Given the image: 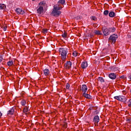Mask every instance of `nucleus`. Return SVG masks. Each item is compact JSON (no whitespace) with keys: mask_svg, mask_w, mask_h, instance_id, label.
Masks as SVG:
<instances>
[{"mask_svg":"<svg viewBox=\"0 0 131 131\" xmlns=\"http://www.w3.org/2000/svg\"><path fill=\"white\" fill-rule=\"evenodd\" d=\"M115 30H116V29H115V28H108V31L110 32V33H111V32H115Z\"/></svg>","mask_w":131,"mask_h":131,"instance_id":"a211bd4d","label":"nucleus"},{"mask_svg":"<svg viewBox=\"0 0 131 131\" xmlns=\"http://www.w3.org/2000/svg\"><path fill=\"white\" fill-rule=\"evenodd\" d=\"M2 116H3V114L0 112V117H2Z\"/></svg>","mask_w":131,"mask_h":131,"instance_id":"a19ab883","label":"nucleus"},{"mask_svg":"<svg viewBox=\"0 0 131 131\" xmlns=\"http://www.w3.org/2000/svg\"><path fill=\"white\" fill-rule=\"evenodd\" d=\"M39 6H41V7H46L47 6V4H46V2L42 1L39 3Z\"/></svg>","mask_w":131,"mask_h":131,"instance_id":"f3484780","label":"nucleus"},{"mask_svg":"<svg viewBox=\"0 0 131 131\" xmlns=\"http://www.w3.org/2000/svg\"><path fill=\"white\" fill-rule=\"evenodd\" d=\"M108 77L111 79H115L116 78V74L114 73H112L108 75Z\"/></svg>","mask_w":131,"mask_h":131,"instance_id":"6e6552de","label":"nucleus"},{"mask_svg":"<svg viewBox=\"0 0 131 131\" xmlns=\"http://www.w3.org/2000/svg\"><path fill=\"white\" fill-rule=\"evenodd\" d=\"M117 38H118V35L115 34H113L108 38V41L111 42L112 45H114L115 42H116V40Z\"/></svg>","mask_w":131,"mask_h":131,"instance_id":"f03ea898","label":"nucleus"},{"mask_svg":"<svg viewBox=\"0 0 131 131\" xmlns=\"http://www.w3.org/2000/svg\"><path fill=\"white\" fill-rule=\"evenodd\" d=\"M63 4H65V0H59L58 2V6L59 5H63Z\"/></svg>","mask_w":131,"mask_h":131,"instance_id":"6ab92c4d","label":"nucleus"},{"mask_svg":"<svg viewBox=\"0 0 131 131\" xmlns=\"http://www.w3.org/2000/svg\"><path fill=\"white\" fill-rule=\"evenodd\" d=\"M108 14H109V11L108 10H105L103 12V15H104V16H108Z\"/></svg>","mask_w":131,"mask_h":131,"instance_id":"393cba45","label":"nucleus"},{"mask_svg":"<svg viewBox=\"0 0 131 131\" xmlns=\"http://www.w3.org/2000/svg\"><path fill=\"white\" fill-rule=\"evenodd\" d=\"M102 32L104 35L105 36H107V35H109V34H110V32H109V29L108 28H103Z\"/></svg>","mask_w":131,"mask_h":131,"instance_id":"39448f33","label":"nucleus"},{"mask_svg":"<svg viewBox=\"0 0 131 131\" xmlns=\"http://www.w3.org/2000/svg\"><path fill=\"white\" fill-rule=\"evenodd\" d=\"M52 14L53 16H54V17H58L61 14V11L56 10V8H54Z\"/></svg>","mask_w":131,"mask_h":131,"instance_id":"20e7f679","label":"nucleus"},{"mask_svg":"<svg viewBox=\"0 0 131 131\" xmlns=\"http://www.w3.org/2000/svg\"><path fill=\"white\" fill-rule=\"evenodd\" d=\"M20 14V15H24V14H25V11L21 10Z\"/></svg>","mask_w":131,"mask_h":131,"instance_id":"473e14b6","label":"nucleus"},{"mask_svg":"<svg viewBox=\"0 0 131 131\" xmlns=\"http://www.w3.org/2000/svg\"><path fill=\"white\" fill-rule=\"evenodd\" d=\"M62 37H66V36H67V34H66V33H64L62 35Z\"/></svg>","mask_w":131,"mask_h":131,"instance_id":"e433bc0d","label":"nucleus"},{"mask_svg":"<svg viewBox=\"0 0 131 131\" xmlns=\"http://www.w3.org/2000/svg\"><path fill=\"white\" fill-rule=\"evenodd\" d=\"M4 31H7V27H4Z\"/></svg>","mask_w":131,"mask_h":131,"instance_id":"ea45409f","label":"nucleus"},{"mask_svg":"<svg viewBox=\"0 0 131 131\" xmlns=\"http://www.w3.org/2000/svg\"><path fill=\"white\" fill-rule=\"evenodd\" d=\"M15 112V108H12L11 110L8 111L7 115H13Z\"/></svg>","mask_w":131,"mask_h":131,"instance_id":"9d476101","label":"nucleus"},{"mask_svg":"<svg viewBox=\"0 0 131 131\" xmlns=\"http://www.w3.org/2000/svg\"><path fill=\"white\" fill-rule=\"evenodd\" d=\"M29 110H28V107L26 106L23 110V112L24 113H26V112H28Z\"/></svg>","mask_w":131,"mask_h":131,"instance_id":"a878e982","label":"nucleus"},{"mask_svg":"<svg viewBox=\"0 0 131 131\" xmlns=\"http://www.w3.org/2000/svg\"><path fill=\"white\" fill-rule=\"evenodd\" d=\"M22 9H20V8H17L15 10V11L16 12V13L17 14H20L21 13V11Z\"/></svg>","mask_w":131,"mask_h":131,"instance_id":"5701e85b","label":"nucleus"},{"mask_svg":"<svg viewBox=\"0 0 131 131\" xmlns=\"http://www.w3.org/2000/svg\"><path fill=\"white\" fill-rule=\"evenodd\" d=\"M81 66V68H82L83 69H85V68L88 67V62H82Z\"/></svg>","mask_w":131,"mask_h":131,"instance_id":"ddd939ff","label":"nucleus"},{"mask_svg":"<svg viewBox=\"0 0 131 131\" xmlns=\"http://www.w3.org/2000/svg\"><path fill=\"white\" fill-rule=\"evenodd\" d=\"M128 79L129 81H131V74H130L128 76Z\"/></svg>","mask_w":131,"mask_h":131,"instance_id":"f704fd0d","label":"nucleus"},{"mask_svg":"<svg viewBox=\"0 0 131 131\" xmlns=\"http://www.w3.org/2000/svg\"><path fill=\"white\" fill-rule=\"evenodd\" d=\"M108 16L111 18H114V17H115V13L114 12H113V11H111L108 13Z\"/></svg>","mask_w":131,"mask_h":131,"instance_id":"4468645a","label":"nucleus"},{"mask_svg":"<svg viewBox=\"0 0 131 131\" xmlns=\"http://www.w3.org/2000/svg\"><path fill=\"white\" fill-rule=\"evenodd\" d=\"M81 91L83 93H86L88 91V86L85 84L82 85Z\"/></svg>","mask_w":131,"mask_h":131,"instance_id":"1a4fd4ad","label":"nucleus"},{"mask_svg":"<svg viewBox=\"0 0 131 131\" xmlns=\"http://www.w3.org/2000/svg\"><path fill=\"white\" fill-rule=\"evenodd\" d=\"M93 121L96 123H98L99 121H100V117H99V116H95L93 118Z\"/></svg>","mask_w":131,"mask_h":131,"instance_id":"9b49d317","label":"nucleus"},{"mask_svg":"<svg viewBox=\"0 0 131 131\" xmlns=\"http://www.w3.org/2000/svg\"><path fill=\"white\" fill-rule=\"evenodd\" d=\"M83 97L86 99H92V96L90 94H86V92H84L82 94Z\"/></svg>","mask_w":131,"mask_h":131,"instance_id":"f8f14e48","label":"nucleus"},{"mask_svg":"<svg viewBox=\"0 0 131 131\" xmlns=\"http://www.w3.org/2000/svg\"><path fill=\"white\" fill-rule=\"evenodd\" d=\"M13 64H14V62H13V61H10L7 62L8 66H12Z\"/></svg>","mask_w":131,"mask_h":131,"instance_id":"4be33fe9","label":"nucleus"},{"mask_svg":"<svg viewBox=\"0 0 131 131\" xmlns=\"http://www.w3.org/2000/svg\"><path fill=\"white\" fill-rule=\"evenodd\" d=\"M43 33H48V29H42Z\"/></svg>","mask_w":131,"mask_h":131,"instance_id":"c85d7f7f","label":"nucleus"},{"mask_svg":"<svg viewBox=\"0 0 131 131\" xmlns=\"http://www.w3.org/2000/svg\"><path fill=\"white\" fill-rule=\"evenodd\" d=\"M73 56H74V57H76L77 56V53H76V52H74L73 53Z\"/></svg>","mask_w":131,"mask_h":131,"instance_id":"7c9ffc66","label":"nucleus"},{"mask_svg":"<svg viewBox=\"0 0 131 131\" xmlns=\"http://www.w3.org/2000/svg\"><path fill=\"white\" fill-rule=\"evenodd\" d=\"M37 12L38 14H39V15L42 14V13L43 12V7L42 6H40L37 9Z\"/></svg>","mask_w":131,"mask_h":131,"instance_id":"0eeeda50","label":"nucleus"},{"mask_svg":"<svg viewBox=\"0 0 131 131\" xmlns=\"http://www.w3.org/2000/svg\"><path fill=\"white\" fill-rule=\"evenodd\" d=\"M59 52L61 56L62 60H65L67 56L68 50H67L66 48H59Z\"/></svg>","mask_w":131,"mask_h":131,"instance_id":"f257e3e1","label":"nucleus"},{"mask_svg":"<svg viewBox=\"0 0 131 131\" xmlns=\"http://www.w3.org/2000/svg\"><path fill=\"white\" fill-rule=\"evenodd\" d=\"M120 78H122L123 79H126V77L123 75L120 77Z\"/></svg>","mask_w":131,"mask_h":131,"instance_id":"2f4dec72","label":"nucleus"},{"mask_svg":"<svg viewBox=\"0 0 131 131\" xmlns=\"http://www.w3.org/2000/svg\"><path fill=\"white\" fill-rule=\"evenodd\" d=\"M45 75H49L50 74V70L48 69H46L43 70Z\"/></svg>","mask_w":131,"mask_h":131,"instance_id":"2eb2a0df","label":"nucleus"},{"mask_svg":"<svg viewBox=\"0 0 131 131\" xmlns=\"http://www.w3.org/2000/svg\"><path fill=\"white\" fill-rule=\"evenodd\" d=\"M66 88L67 90H69V88H70V84H69V83H67L66 85Z\"/></svg>","mask_w":131,"mask_h":131,"instance_id":"c756f323","label":"nucleus"},{"mask_svg":"<svg viewBox=\"0 0 131 131\" xmlns=\"http://www.w3.org/2000/svg\"><path fill=\"white\" fill-rule=\"evenodd\" d=\"M127 36H128V37H131V36H130L129 34H128V35H127Z\"/></svg>","mask_w":131,"mask_h":131,"instance_id":"79ce46f5","label":"nucleus"},{"mask_svg":"<svg viewBox=\"0 0 131 131\" xmlns=\"http://www.w3.org/2000/svg\"><path fill=\"white\" fill-rule=\"evenodd\" d=\"M32 1H33V2H34V1H35V0H32Z\"/></svg>","mask_w":131,"mask_h":131,"instance_id":"37998d69","label":"nucleus"},{"mask_svg":"<svg viewBox=\"0 0 131 131\" xmlns=\"http://www.w3.org/2000/svg\"><path fill=\"white\" fill-rule=\"evenodd\" d=\"M94 113H95L96 114H99V111H98V110H96L94 112Z\"/></svg>","mask_w":131,"mask_h":131,"instance_id":"4c0bfd02","label":"nucleus"},{"mask_svg":"<svg viewBox=\"0 0 131 131\" xmlns=\"http://www.w3.org/2000/svg\"><path fill=\"white\" fill-rule=\"evenodd\" d=\"M54 9H56L57 11H59V10H61L62 9V7H57V6H54Z\"/></svg>","mask_w":131,"mask_h":131,"instance_id":"bb28decb","label":"nucleus"},{"mask_svg":"<svg viewBox=\"0 0 131 131\" xmlns=\"http://www.w3.org/2000/svg\"><path fill=\"white\" fill-rule=\"evenodd\" d=\"M98 80H99V81H101V82H105V81L104 80V78H103V77H99Z\"/></svg>","mask_w":131,"mask_h":131,"instance_id":"b1692460","label":"nucleus"},{"mask_svg":"<svg viewBox=\"0 0 131 131\" xmlns=\"http://www.w3.org/2000/svg\"><path fill=\"white\" fill-rule=\"evenodd\" d=\"M6 9V5L5 4H0V10H5Z\"/></svg>","mask_w":131,"mask_h":131,"instance_id":"aec40b11","label":"nucleus"},{"mask_svg":"<svg viewBox=\"0 0 131 131\" xmlns=\"http://www.w3.org/2000/svg\"><path fill=\"white\" fill-rule=\"evenodd\" d=\"M128 106V107H131V99L130 100H129Z\"/></svg>","mask_w":131,"mask_h":131,"instance_id":"c9c22d12","label":"nucleus"},{"mask_svg":"<svg viewBox=\"0 0 131 131\" xmlns=\"http://www.w3.org/2000/svg\"><path fill=\"white\" fill-rule=\"evenodd\" d=\"M115 100L121 101V102H126V97L123 96H118L114 97Z\"/></svg>","mask_w":131,"mask_h":131,"instance_id":"7ed1b4c3","label":"nucleus"},{"mask_svg":"<svg viewBox=\"0 0 131 131\" xmlns=\"http://www.w3.org/2000/svg\"><path fill=\"white\" fill-rule=\"evenodd\" d=\"M94 33L96 34V35H102V32H101V31L95 30Z\"/></svg>","mask_w":131,"mask_h":131,"instance_id":"dca6fc26","label":"nucleus"},{"mask_svg":"<svg viewBox=\"0 0 131 131\" xmlns=\"http://www.w3.org/2000/svg\"><path fill=\"white\" fill-rule=\"evenodd\" d=\"M91 20H93V21H96V20H97V18L95 17V16H91Z\"/></svg>","mask_w":131,"mask_h":131,"instance_id":"cd10ccee","label":"nucleus"},{"mask_svg":"<svg viewBox=\"0 0 131 131\" xmlns=\"http://www.w3.org/2000/svg\"><path fill=\"white\" fill-rule=\"evenodd\" d=\"M72 66V62L71 61H67L64 64V67L67 69H69Z\"/></svg>","mask_w":131,"mask_h":131,"instance_id":"423d86ee","label":"nucleus"},{"mask_svg":"<svg viewBox=\"0 0 131 131\" xmlns=\"http://www.w3.org/2000/svg\"><path fill=\"white\" fill-rule=\"evenodd\" d=\"M3 56H2V55H0V63H2V62H3Z\"/></svg>","mask_w":131,"mask_h":131,"instance_id":"72a5a7b5","label":"nucleus"},{"mask_svg":"<svg viewBox=\"0 0 131 131\" xmlns=\"http://www.w3.org/2000/svg\"><path fill=\"white\" fill-rule=\"evenodd\" d=\"M127 122H131V119H127Z\"/></svg>","mask_w":131,"mask_h":131,"instance_id":"58836bf2","label":"nucleus"},{"mask_svg":"<svg viewBox=\"0 0 131 131\" xmlns=\"http://www.w3.org/2000/svg\"><path fill=\"white\" fill-rule=\"evenodd\" d=\"M20 104L22 106H25V105H26V100H21V101L20 102Z\"/></svg>","mask_w":131,"mask_h":131,"instance_id":"412c9836","label":"nucleus"}]
</instances>
